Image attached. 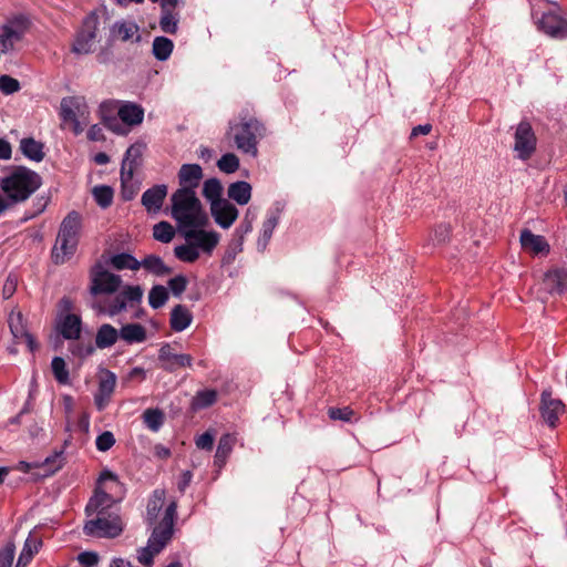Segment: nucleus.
<instances>
[{"label": "nucleus", "instance_id": "1", "mask_svg": "<svg viewBox=\"0 0 567 567\" xmlns=\"http://www.w3.org/2000/svg\"><path fill=\"white\" fill-rule=\"evenodd\" d=\"M106 481H111L115 486H120L117 476L105 470L100 474L99 485ZM116 501L100 486L95 488L94 495L90 498L85 506L87 516L95 515L89 519L83 527L84 534L95 537L114 538L123 530V524L115 506Z\"/></svg>", "mask_w": 567, "mask_h": 567}, {"label": "nucleus", "instance_id": "2", "mask_svg": "<svg viewBox=\"0 0 567 567\" xmlns=\"http://www.w3.org/2000/svg\"><path fill=\"white\" fill-rule=\"evenodd\" d=\"M42 185L41 176L24 166L16 167L0 181V215L13 205L25 202Z\"/></svg>", "mask_w": 567, "mask_h": 567}, {"label": "nucleus", "instance_id": "3", "mask_svg": "<svg viewBox=\"0 0 567 567\" xmlns=\"http://www.w3.org/2000/svg\"><path fill=\"white\" fill-rule=\"evenodd\" d=\"M82 228L83 218L75 210L68 213L62 219L51 251V258L55 265H63L74 256L80 243Z\"/></svg>", "mask_w": 567, "mask_h": 567}, {"label": "nucleus", "instance_id": "4", "mask_svg": "<svg viewBox=\"0 0 567 567\" xmlns=\"http://www.w3.org/2000/svg\"><path fill=\"white\" fill-rule=\"evenodd\" d=\"M172 217L182 228H196L205 226L207 216L195 190L178 188L171 196Z\"/></svg>", "mask_w": 567, "mask_h": 567}, {"label": "nucleus", "instance_id": "5", "mask_svg": "<svg viewBox=\"0 0 567 567\" xmlns=\"http://www.w3.org/2000/svg\"><path fill=\"white\" fill-rule=\"evenodd\" d=\"M176 516L177 504L173 501L166 506L161 522L153 528L148 546L138 551V561L145 567L152 566L154 555L159 553L172 538Z\"/></svg>", "mask_w": 567, "mask_h": 567}, {"label": "nucleus", "instance_id": "6", "mask_svg": "<svg viewBox=\"0 0 567 567\" xmlns=\"http://www.w3.org/2000/svg\"><path fill=\"white\" fill-rule=\"evenodd\" d=\"M265 134L264 125L255 117L241 118L239 122H229L226 137L231 140L239 152L256 156L258 153V138Z\"/></svg>", "mask_w": 567, "mask_h": 567}, {"label": "nucleus", "instance_id": "7", "mask_svg": "<svg viewBox=\"0 0 567 567\" xmlns=\"http://www.w3.org/2000/svg\"><path fill=\"white\" fill-rule=\"evenodd\" d=\"M89 106L82 96H68L61 100L60 116L65 123L72 124L75 135L81 134L89 123Z\"/></svg>", "mask_w": 567, "mask_h": 567}, {"label": "nucleus", "instance_id": "8", "mask_svg": "<svg viewBox=\"0 0 567 567\" xmlns=\"http://www.w3.org/2000/svg\"><path fill=\"white\" fill-rule=\"evenodd\" d=\"M121 285V276L104 269L101 264H96L92 267L90 292L93 296L101 293H113L118 290Z\"/></svg>", "mask_w": 567, "mask_h": 567}, {"label": "nucleus", "instance_id": "9", "mask_svg": "<svg viewBox=\"0 0 567 567\" xmlns=\"http://www.w3.org/2000/svg\"><path fill=\"white\" fill-rule=\"evenodd\" d=\"M515 143L514 151L517 153L519 159L526 161L536 151V136L532 125L527 121H522L514 134Z\"/></svg>", "mask_w": 567, "mask_h": 567}, {"label": "nucleus", "instance_id": "10", "mask_svg": "<svg viewBox=\"0 0 567 567\" xmlns=\"http://www.w3.org/2000/svg\"><path fill=\"white\" fill-rule=\"evenodd\" d=\"M99 27V18L95 14H90L83 21V27L79 31L75 41L72 45V52L75 54H89L93 51L94 41L96 39V31Z\"/></svg>", "mask_w": 567, "mask_h": 567}, {"label": "nucleus", "instance_id": "11", "mask_svg": "<svg viewBox=\"0 0 567 567\" xmlns=\"http://www.w3.org/2000/svg\"><path fill=\"white\" fill-rule=\"evenodd\" d=\"M142 297L143 289L140 286H126L109 302L106 312L113 317L124 310L127 305L133 307L135 303L141 302Z\"/></svg>", "mask_w": 567, "mask_h": 567}, {"label": "nucleus", "instance_id": "12", "mask_svg": "<svg viewBox=\"0 0 567 567\" xmlns=\"http://www.w3.org/2000/svg\"><path fill=\"white\" fill-rule=\"evenodd\" d=\"M116 385V375L110 370H101L99 374V388L94 394V404L99 411H103L110 403Z\"/></svg>", "mask_w": 567, "mask_h": 567}, {"label": "nucleus", "instance_id": "13", "mask_svg": "<svg viewBox=\"0 0 567 567\" xmlns=\"http://www.w3.org/2000/svg\"><path fill=\"white\" fill-rule=\"evenodd\" d=\"M25 30V20L23 18H18L3 25L0 33V51L7 53L13 50L16 43L22 39Z\"/></svg>", "mask_w": 567, "mask_h": 567}, {"label": "nucleus", "instance_id": "14", "mask_svg": "<svg viewBox=\"0 0 567 567\" xmlns=\"http://www.w3.org/2000/svg\"><path fill=\"white\" fill-rule=\"evenodd\" d=\"M161 368L174 372L178 368L192 367L193 358L189 354L176 353L169 343H165L158 351Z\"/></svg>", "mask_w": 567, "mask_h": 567}, {"label": "nucleus", "instance_id": "15", "mask_svg": "<svg viewBox=\"0 0 567 567\" xmlns=\"http://www.w3.org/2000/svg\"><path fill=\"white\" fill-rule=\"evenodd\" d=\"M210 213L215 223L224 229H228L238 217V209L227 199L212 203Z\"/></svg>", "mask_w": 567, "mask_h": 567}, {"label": "nucleus", "instance_id": "16", "mask_svg": "<svg viewBox=\"0 0 567 567\" xmlns=\"http://www.w3.org/2000/svg\"><path fill=\"white\" fill-rule=\"evenodd\" d=\"M537 23L538 28L550 37H567V22L554 12L543 13Z\"/></svg>", "mask_w": 567, "mask_h": 567}, {"label": "nucleus", "instance_id": "17", "mask_svg": "<svg viewBox=\"0 0 567 567\" xmlns=\"http://www.w3.org/2000/svg\"><path fill=\"white\" fill-rule=\"evenodd\" d=\"M185 238L193 240L196 248H200L203 251L210 254L218 245L220 235L214 230L189 229L185 231Z\"/></svg>", "mask_w": 567, "mask_h": 567}, {"label": "nucleus", "instance_id": "18", "mask_svg": "<svg viewBox=\"0 0 567 567\" xmlns=\"http://www.w3.org/2000/svg\"><path fill=\"white\" fill-rule=\"evenodd\" d=\"M564 404L560 400L551 398V393L548 391H544L542 393V415L545 422L555 426L559 415L564 412Z\"/></svg>", "mask_w": 567, "mask_h": 567}, {"label": "nucleus", "instance_id": "19", "mask_svg": "<svg viewBox=\"0 0 567 567\" xmlns=\"http://www.w3.org/2000/svg\"><path fill=\"white\" fill-rule=\"evenodd\" d=\"M9 327L12 336L19 342H25L30 351L37 349V343L32 334L27 330L24 319L21 312H12L9 317Z\"/></svg>", "mask_w": 567, "mask_h": 567}, {"label": "nucleus", "instance_id": "20", "mask_svg": "<svg viewBox=\"0 0 567 567\" xmlns=\"http://www.w3.org/2000/svg\"><path fill=\"white\" fill-rule=\"evenodd\" d=\"M203 169L198 164H184L178 172L179 188L195 190L203 178Z\"/></svg>", "mask_w": 567, "mask_h": 567}, {"label": "nucleus", "instance_id": "21", "mask_svg": "<svg viewBox=\"0 0 567 567\" xmlns=\"http://www.w3.org/2000/svg\"><path fill=\"white\" fill-rule=\"evenodd\" d=\"M166 195V185H155L143 193L141 202L148 213H157L161 210Z\"/></svg>", "mask_w": 567, "mask_h": 567}, {"label": "nucleus", "instance_id": "22", "mask_svg": "<svg viewBox=\"0 0 567 567\" xmlns=\"http://www.w3.org/2000/svg\"><path fill=\"white\" fill-rule=\"evenodd\" d=\"M543 282L549 293H565L567 292V270L553 268L545 274Z\"/></svg>", "mask_w": 567, "mask_h": 567}, {"label": "nucleus", "instance_id": "23", "mask_svg": "<svg viewBox=\"0 0 567 567\" xmlns=\"http://www.w3.org/2000/svg\"><path fill=\"white\" fill-rule=\"evenodd\" d=\"M165 503V491L155 489L147 503L146 520L151 527H155L162 519L161 511ZM165 513V511L163 512Z\"/></svg>", "mask_w": 567, "mask_h": 567}, {"label": "nucleus", "instance_id": "24", "mask_svg": "<svg viewBox=\"0 0 567 567\" xmlns=\"http://www.w3.org/2000/svg\"><path fill=\"white\" fill-rule=\"evenodd\" d=\"M522 247L532 254H547L549 245L546 239L540 235L533 234L529 229H524L520 233Z\"/></svg>", "mask_w": 567, "mask_h": 567}, {"label": "nucleus", "instance_id": "25", "mask_svg": "<svg viewBox=\"0 0 567 567\" xmlns=\"http://www.w3.org/2000/svg\"><path fill=\"white\" fill-rule=\"evenodd\" d=\"M81 318L73 313H66L59 322L60 333L64 339L75 340L81 334Z\"/></svg>", "mask_w": 567, "mask_h": 567}, {"label": "nucleus", "instance_id": "26", "mask_svg": "<svg viewBox=\"0 0 567 567\" xmlns=\"http://www.w3.org/2000/svg\"><path fill=\"white\" fill-rule=\"evenodd\" d=\"M117 115L126 125H138L143 122L144 110L135 103L127 102L118 109Z\"/></svg>", "mask_w": 567, "mask_h": 567}, {"label": "nucleus", "instance_id": "27", "mask_svg": "<svg viewBox=\"0 0 567 567\" xmlns=\"http://www.w3.org/2000/svg\"><path fill=\"white\" fill-rule=\"evenodd\" d=\"M21 153L30 161L41 162L44 156V144L35 141L33 137H24L20 141Z\"/></svg>", "mask_w": 567, "mask_h": 567}, {"label": "nucleus", "instance_id": "28", "mask_svg": "<svg viewBox=\"0 0 567 567\" xmlns=\"http://www.w3.org/2000/svg\"><path fill=\"white\" fill-rule=\"evenodd\" d=\"M279 223V212H270L262 223L261 233L257 240V248L264 251L271 239L272 233Z\"/></svg>", "mask_w": 567, "mask_h": 567}, {"label": "nucleus", "instance_id": "29", "mask_svg": "<svg viewBox=\"0 0 567 567\" xmlns=\"http://www.w3.org/2000/svg\"><path fill=\"white\" fill-rule=\"evenodd\" d=\"M140 268L145 269L147 272L162 277L172 272V268L165 265L163 259L156 255H148L143 260H138Z\"/></svg>", "mask_w": 567, "mask_h": 567}, {"label": "nucleus", "instance_id": "30", "mask_svg": "<svg viewBox=\"0 0 567 567\" xmlns=\"http://www.w3.org/2000/svg\"><path fill=\"white\" fill-rule=\"evenodd\" d=\"M138 25L133 21H117L113 24L111 33L113 37L121 39L122 41H128L136 37V41H140Z\"/></svg>", "mask_w": 567, "mask_h": 567}, {"label": "nucleus", "instance_id": "31", "mask_svg": "<svg viewBox=\"0 0 567 567\" xmlns=\"http://www.w3.org/2000/svg\"><path fill=\"white\" fill-rule=\"evenodd\" d=\"M120 338L128 344L141 343L146 340V329L140 323H127L121 328Z\"/></svg>", "mask_w": 567, "mask_h": 567}, {"label": "nucleus", "instance_id": "32", "mask_svg": "<svg viewBox=\"0 0 567 567\" xmlns=\"http://www.w3.org/2000/svg\"><path fill=\"white\" fill-rule=\"evenodd\" d=\"M120 338V331L109 323L102 324L95 336V344L99 349H106L115 344Z\"/></svg>", "mask_w": 567, "mask_h": 567}, {"label": "nucleus", "instance_id": "33", "mask_svg": "<svg viewBox=\"0 0 567 567\" xmlns=\"http://www.w3.org/2000/svg\"><path fill=\"white\" fill-rule=\"evenodd\" d=\"M228 197L239 205H246L251 197V186L249 183L238 181L229 185Z\"/></svg>", "mask_w": 567, "mask_h": 567}, {"label": "nucleus", "instance_id": "34", "mask_svg": "<svg viewBox=\"0 0 567 567\" xmlns=\"http://www.w3.org/2000/svg\"><path fill=\"white\" fill-rule=\"evenodd\" d=\"M192 322V313L182 305L174 307L171 313V327L174 331L185 330Z\"/></svg>", "mask_w": 567, "mask_h": 567}, {"label": "nucleus", "instance_id": "35", "mask_svg": "<svg viewBox=\"0 0 567 567\" xmlns=\"http://www.w3.org/2000/svg\"><path fill=\"white\" fill-rule=\"evenodd\" d=\"M235 443V439L230 434H224L218 442L216 454H215V465L221 468L233 451Z\"/></svg>", "mask_w": 567, "mask_h": 567}, {"label": "nucleus", "instance_id": "36", "mask_svg": "<svg viewBox=\"0 0 567 567\" xmlns=\"http://www.w3.org/2000/svg\"><path fill=\"white\" fill-rule=\"evenodd\" d=\"M40 546L41 542L37 537L30 535L24 542V546L18 557L16 567H27L32 560L34 554L38 553Z\"/></svg>", "mask_w": 567, "mask_h": 567}, {"label": "nucleus", "instance_id": "37", "mask_svg": "<svg viewBox=\"0 0 567 567\" xmlns=\"http://www.w3.org/2000/svg\"><path fill=\"white\" fill-rule=\"evenodd\" d=\"M174 49V43L166 37H156L153 41L152 52L158 61H166Z\"/></svg>", "mask_w": 567, "mask_h": 567}, {"label": "nucleus", "instance_id": "38", "mask_svg": "<svg viewBox=\"0 0 567 567\" xmlns=\"http://www.w3.org/2000/svg\"><path fill=\"white\" fill-rule=\"evenodd\" d=\"M110 264L117 270L130 269L135 271L140 269L138 260L127 252H121L112 256Z\"/></svg>", "mask_w": 567, "mask_h": 567}, {"label": "nucleus", "instance_id": "39", "mask_svg": "<svg viewBox=\"0 0 567 567\" xmlns=\"http://www.w3.org/2000/svg\"><path fill=\"white\" fill-rule=\"evenodd\" d=\"M223 186L219 179L209 178L205 181L203 186V196L212 204L225 200L221 198Z\"/></svg>", "mask_w": 567, "mask_h": 567}, {"label": "nucleus", "instance_id": "40", "mask_svg": "<svg viewBox=\"0 0 567 567\" xmlns=\"http://www.w3.org/2000/svg\"><path fill=\"white\" fill-rule=\"evenodd\" d=\"M217 400V392L212 389L202 390L192 400L193 410H202L213 405Z\"/></svg>", "mask_w": 567, "mask_h": 567}, {"label": "nucleus", "instance_id": "41", "mask_svg": "<svg viewBox=\"0 0 567 567\" xmlns=\"http://www.w3.org/2000/svg\"><path fill=\"white\" fill-rule=\"evenodd\" d=\"M142 417L146 426L153 432H157L164 423V414L158 409L145 410Z\"/></svg>", "mask_w": 567, "mask_h": 567}, {"label": "nucleus", "instance_id": "42", "mask_svg": "<svg viewBox=\"0 0 567 567\" xmlns=\"http://www.w3.org/2000/svg\"><path fill=\"white\" fill-rule=\"evenodd\" d=\"M153 236L156 240L167 244L175 236L173 226L167 221H159L153 227Z\"/></svg>", "mask_w": 567, "mask_h": 567}, {"label": "nucleus", "instance_id": "43", "mask_svg": "<svg viewBox=\"0 0 567 567\" xmlns=\"http://www.w3.org/2000/svg\"><path fill=\"white\" fill-rule=\"evenodd\" d=\"M168 299V292L164 286H154L148 293L150 306L154 309L163 307Z\"/></svg>", "mask_w": 567, "mask_h": 567}, {"label": "nucleus", "instance_id": "44", "mask_svg": "<svg viewBox=\"0 0 567 567\" xmlns=\"http://www.w3.org/2000/svg\"><path fill=\"white\" fill-rule=\"evenodd\" d=\"M92 194L97 205L102 208H107L112 204L113 189L110 186H95Z\"/></svg>", "mask_w": 567, "mask_h": 567}, {"label": "nucleus", "instance_id": "45", "mask_svg": "<svg viewBox=\"0 0 567 567\" xmlns=\"http://www.w3.org/2000/svg\"><path fill=\"white\" fill-rule=\"evenodd\" d=\"M173 8L162 9V17L159 20V27L163 32L175 34L177 32V19L172 13Z\"/></svg>", "mask_w": 567, "mask_h": 567}, {"label": "nucleus", "instance_id": "46", "mask_svg": "<svg viewBox=\"0 0 567 567\" xmlns=\"http://www.w3.org/2000/svg\"><path fill=\"white\" fill-rule=\"evenodd\" d=\"M174 254L176 258L185 262H194L199 258V252L194 244L177 246Z\"/></svg>", "mask_w": 567, "mask_h": 567}, {"label": "nucleus", "instance_id": "47", "mask_svg": "<svg viewBox=\"0 0 567 567\" xmlns=\"http://www.w3.org/2000/svg\"><path fill=\"white\" fill-rule=\"evenodd\" d=\"M217 166L221 172L231 174L239 168V159L234 153H227L218 159Z\"/></svg>", "mask_w": 567, "mask_h": 567}, {"label": "nucleus", "instance_id": "48", "mask_svg": "<svg viewBox=\"0 0 567 567\" xmlns=\"http://www.w3.org/2000/svg\"><path fill=\"white\" fill-rule=\"evenodd\" d=\"M52 372L60 383H66L69 380V372L65 362L61 357H54L51 362Z\"/></svg>", "mask_w": 567, "mask_h": 567}, {"label": "nucleus", "instance_id": "49", "mask_svg": "<svg viewBox=\"0 0 567 567\" xmlns=\"http://www.w3.org/2000/svg\"><path fill=\"white\" fill-rule=\"evenodd\" d=\"M42 465L47 475L54 474L63 466L62 452L55 453L52 456H48Z\"/></svg>", "mask_w": 567, "mask_h": 567}, {"label": "nucleus", "instance_id": "50", "mask_svg": "<svg viewBox=\"0 0 567 567\" xmlns=\"http://www.w3.org/2000/svg\"><path fill=\"white\" fill-rule=\"evenodd\" d=\"M14 554L16 546L11 542L0 548V567H12Z\"/></svg>", "mask_w": 567, "mask_h": 567}, {"label": "nucleus", "instance_id": "51", "mask_svg": "<svg viewBox=\"0 0 567 567\" xmlns=\"http://www.w3.org/2000/svg\"><path fill=\"white\" fill-rule=\"evenodd\" d=\"M20 87V83L17 79L6 74L0 76V91L3 94H13L18 92Z\"/></svg>", "mask_w": 567, "mask_h": 567}, {"label": "nucleus", "instance_id": "52", "mask_svg": "<svg viewBox=\"0 0 567 567\" xmlns=\"http://www.w3.org/2000/svg\"><path fill=\"white\" fill-rule=\"evenodd\" d=\"M328 415L331 420H340L344 422H350L354 415V411L349 406L344 408H330L328 410Z\"/></svg>", "mask_w": 567, "mask_h": 567}, {"label": "nucleus", "instance_id": "53", "mask_svg": "<svg viewBox=\"0 0 567 567\" xmlns=\"http://www.w3.org/2000/svg\"><path fill=\"white\" fill-rule=\"evenodd\" d=\"M187 284V278L183 275H178L168 280V288L175 297H179L186 290Z\"/></svg>", "mask_w": 567, "mask_h": 567}, {"label": "nucleus", "instance_id": "54", "mask_svg": "<svg viewBox=\"0 0 567 567\" xmlns=\"http://www.w3.org/2000/svg\"><path fill=\"white\" fill-rule=\"evenodd\" d=\"M96 449L101 452L109 451L115 444L114 434L110 431H105L96 437Z\"/></svg>", "mask_w": 567, "mask_h": 567}, {"label": "nucleus", "instance_id": "55", "mask_svg": "<svg viewBox=\"0 0 567 567\" xmlns=\"http://www.w3.org/2000/svg\"><path fill=\"white\" fill-rule=\"evenodd\" d=\"M144 146L142 144H133L131 145L126 152L123 161H127L128 163H132L134 167L138 165V161L142 156Z\"/></svg>", "mask_w": 567, "mask_h": 567}, {"label": "nucleus", "instance_id": "56", "mask_svg": "<svg viewBox=\"0 0 567 567\" xmlns=\"http://www.w3.org/2000/svg\"><path fill=\"white\" fill-rule=\"evenodd\" d=\"M81 567H97L99 556L93 551H84L78 556Z\"/></svg>", "mask_w": 567, "mask_h": 567}, {"label": "nucleus", "instance_id": "57", "mask_svg": "<svg viewBox=\"0 0 567 567\" xmlns=\"http://www.w3.org/2000/svg\"><path fill=\"white\" fill-rule=\"evenodd\" d=\"M243 243L241 238H233L231 241L228 245L225 259L228 261H231L235 259L236 255L243 250Z\"/></svg>", "mask_w": 567, "mask_h": 567}, {"label": "nucleus", "instance_id": "58", "mask_svg": "<svg viewBox=\"0 0 567 567\" xmlns=\"http://www.w3.org/2000/svg\"><path fill=\"white\" fill-rule=\"evenodd\" d=\"M134 169H135V167L132 163H128L127 161L122 162L121 181H122L123 187H125V185L133 179Z\"/></svg>", "mask_w": 567, "mask_h": 567}, {"label": "nucleus", "instance_id": "59", "mask_svg": "<svg viewBox=\"0 0 567 567\" xmlns=\"http://www.w3.org/2000/svg\"><path fill=\"white\" fill-rule=\"evenodd\" d=\"M451 228L449 225L441 224L434 229V237L437 244H443L450 238Z\"/></svg>", "mask_w": 567, "mask_h": 567}, {"label": "nucleus", "instance_id": "60", "mask_svg": "<svg viewBox=\"0 0 567 567\" xmlns=\"http://www.w3.org/2000/svg\"><path fill=\"white\" fill-rule=\"evenodd\" d=\"M214 444V436L209 432H205L196 440V446L202 450H212Z\"/></svg>", "mask_w": 567, "mask_h": 567}, {"label": "nucleus", "instance_id": "61", "mask_svg": "<svg viewBox=\"0 0 567 567\" xmlns=\"http://www.w3.org/2000/svg\"><path fill=\"white\" fill-rule=\"evenodd\" d=\"M103 122L109 130H111L112 132H114L116 134H125L126 133V131L122 127L117 117H115V116H104Z\"/></svg>", "mask_w": 567, "mask_h": 567}, {"label": "nucleus", "instance_id": "62", "mask_svg": "<svg viewBox=\"0 0 567 567\" xmlns=\"http://www.w3.org/2000/svg\"><path fill=\"white\" fill-rule=\"evenodd\" d=\"M252 230V224L247 217L243 220V223L235 230V238H241L244 240L245 235Z\"/></svg>", "mask_w": 567, "mask_h": 567}, {"label": "nucleus", "instance_id": "63", "mask_svg": "<svg viewBox=\"0 0 567 567\" xmlns=\"http://www.w3.org/2000/svg\"><path fill=\"white\" fill-rule=\"evenodd\" d=\"M12 148L8 141L0 138V158L9 159L11 157Z\"/></svg>", "mask_w": 567, "mask_h": 567}, {"label": "nucleus", "instance_id": "64", "mask_svg": "<svg viewBox=\"0 0 567 567\" xmlns=\"http://www.w3.org/2000/svg\"><path fill=\"white\" fill-rule=\"evenodd\" d=\"M87 137L91 141H100L103 138L102 128L99 125H92L87 131Z\"/></svg>", "mask_w": 567, "mask_h": 567}]
</instances>
